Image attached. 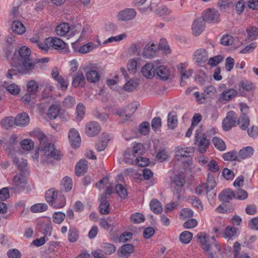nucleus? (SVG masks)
<instances>
[{"label": "nucleus", "instance_id": "cd10ccee", "mask_svg": "<svg viewBox=\"0 0 258 258\" xmlns=\"http://www.w3.org/2000/svg\"><path fill=\"white\" fill-rule=\"evenodd\" d=\"M70 30V26L68 23H62L57 26L55 32L58 35L61 36H66Z\"/></svg>", "mask_w": 258, "mask_h": 258}, {"label": "nucleus", "instance_id": "c756f323", "mask_svg": "<svg viewBox=\"0 0 258 258\" xmlns=\"http://www.w3.org/2000/svg\"><path fill=\"white\" fill-rule=\"evenodd\" d=\"M250 123L248 117L245 113H241L237 120V124L239 127L242 130H245L247 128Z\"/></svg>", "mask_w": 258, "mask_h": 258}, {"label": "nucleus", "instance_id": "58836bf2", "mask_svg": "<svg viewBox=\"0 0 258 258\" xmlns=\"http://www.w3.org/2000/svg\"><path fill=\"white\" fill-rule=\"evenodd\" d=\"M27 92L35 95L38 90V85L34 80L30 81L27 85Z\"/></svg>", "mask_w": 258, "mask_h": 258}, {"label": "nucleus", "instance_id": "ea45409f", "mask_svg": "<svg viewBox=\"0 0 258 258\" xmlns=\"http://www.w3.org/2000/svg\"><path fill=\"white\" fill-rule=\"evenodd\" d=\"M223 159L226 161H237L240 162V159H238L237 153L235 151H232L224 153L222 156Z\"/></svg>", "mask_w": 258, "mask_h": 258}, {"label": "nucleus", "instance_id": "c9c22d12", "mask_svg": "<svg viewBox=\"0 0 258 258\" xmlns=\"http://www.w3.org/2000/svg\"><path fill=\"white\" fill-rule=\"evenodd\" d=\"M151 210L155 214H159L162 211L161 203L157 200H153L150 204Z\"/></svg>", "mask_w": 258, "mask_h": 258}, {"label": "nucleus", "instance_id": "a878e982", "mask_svg": "<svg viewBox=\"0 0 258 258\" xmlns=\"http://www.w3.org/2000/svg\"><path fill=\"white\" fill-rule=\"evenodd\" d=\"M100 202H101L99 206L100 213L104 215L108 214L109 213V204L106 200V197L105 195H103L100 196Z\"/></svg>", "mask_w": 258, "mask_h": 258}, {"label": "nucleus", "instance_id": "052dcab7", "mask_svg": "<svg viewBox=\"0 0 258 258\" xmlns=\"http://www.w3.org/2000/svg\"><path fill=\"white\" fill-rule=\"evenodd\" d=\"M150 130V124L147 121L142 122L139 126V132L144 135H146L149 133Z\"/></svg>", "mask_w": 258, "mask_h": 258}, {"label": "nucleus", "instance_id": "6ab92c4d", "mask_svg": "<svg viewBox=\"0 0 258 258\" xmlns=\"http://www.w3.org/2000/svg\"><path fill=\"white\" fill-rule=\"evenodd\" d=\"M61 192V191H58L53 188L48 189L45 193L46 201L52 206V203L54 202L55 198L56 199L58 197V194Z\"/></svg>", "mask_w": 258, "mask_h": 258}, {"label": "nucleus", "instance_id": "3c124183", "mask_svg": "<svg viewBox=\"0 0 258 258\" xmlns=\"http://www.w3.org/2000/svg\"><path fill=\"white\" fill-rule=\"evenodd\" d=\"M94 44L92 42H89L81 47L78 50V52L81 54H86L89 52L93 48Z\"/></svg>", "mask_w": 258, "mask_h": 258}, {"label": "nucleus", "instance_id": "e2e57ef3", "mask_svg": "<svg viewBox=\"0 0 258 258\" xmlns=\"http://www.w3.org/2000/svg\"><path fill=\"white\" fill-rule=\"evenodd\" d=\"M7 256L9 258H21V253L18 249L13 248L8 251Z\"/></svg>", "mask_w": 258, "mask_h": 258}, {"label": "nucleus", "instance_id": "423d86ee", "mask_svg": "<svg viewBox=\"0 0 258 258\" xmlns=\"http://www.w3.org/2000/svg\"><path fill=\"white\" fill-rule=\"evenodd\" d=\"M219 13L214 9L209 8L203 14L202 20L204 22L217 23L219 21Z\"/></svg>", "mask_w": 258, "mask_h": 258}, {"label": "nucleus", "instance_id": "8fccbe9b", "mask_svg": "<svg viewBox=\"0 0 258 258\" xmlns=\"http://www.w3.org/2000/svg\"><path fill=\"white\" fill-rule=\"evenodd\" d=\"M53 221L56 224L61 223L64 219L66 215L61 212H55L53 215Z\"/></svg>", "mask_w": 258, "mask_h": 258}, {"label": "nucleus", "instance_id": "f03ea898", "mask_svg": "<svg viewBox=\"0 0 258 258\" xmlns=\"http://www.w3.org/2000/svg\"><path fill=\"white\" fill-rule=\"evenodd\" d=\"M31 136L38 140L40 143L39 149H41L45 157L52 158L54 160L61 159L59 151L54 148L53 144L48 143V138L42 131L35 129L31 133Z\"/></svg>", "mask_w": 258, "mask_h": 258}, {"label": "nucleus", "instance_id": "6e6d98bb", "mask_svg": "<svg viewBox=\"0 0 258 258\" xmlns=\"http://www.w3.org/2000/svg\"><path fill=\"white\" fill-rule=\"evenodd\" d=\"M248 197L247 191L242 189H238L237 190L234 192V197L235 199L239 200H244Z\"/></svg>", "mask_w": 258, "mask_h": 258}, {"label": "nucleus", "instance_id": "4be33fe9", "mask_svg": "<svg viewBox=\"0 0 258 258\" xmlns=\"http://www.w3.org/2000/svg\"><path fill=\"white\" fill-rule=\"evenodd\" d=\"M27 182L26 177L22 174H17L13 179V183L17 188H24Z\"/></svg>", "mask_w": 258, "mask_h": 258}, {"label": "nucleus", "instance_id": "412c9836", "mask_svg": "<svg viewBox=\"0 0 258 258\" xmlns=\"http://www.w3.org/2000/svg\"><path fill=\"white\" fill-rule=\"evenodd\" d=\"M156 72L158 76L163 80H167L170 75L169 69L164 66L157 67Z\"/></svg>", "mask_w": 258, "mask_h": 258}, {"label": "nucleus", "instance_id": "9d476101", "mask_svg": "<svg viewBox=\"0 0 258 258\" xmlns=\"http://www.w3.org/2000/svg\"><path fill=\"white\" fill-rule=\"evenodd\" d=\"M69 139L72 147L78 148L81 144V140L78 132L74 128H71L69 133Z\"/></svg>", "mask_w": 258, "mask_h": 258}, {"label": "nucleus", "instance_id": "864d4df0", "mask_svg": "<svg viewBox=\"0 0 258 258\" xmlns=\"http://www.w3.org/2000/svg\"><path fill=\"white\" fill-rule=\"evenodd\" d=\"M21 146L24 150L26 151L30 150L34 147V143L31 140L25 139L22 140L20 143Z\"/></svg>", "mask_w": 258, "mask_h": 258}, {"label": "nucleus", "instance_id": "f8f14e48", "mask_svg": "<svg viewBox=\"0 0 258 258\" xmlns=\"http://www.w3.org/2000/svg\"><path fill=\"white\" fill-rule=\"evenodd\" d=\"M156 69L153 63L149 62L144 66L141 70L143 75L147 79H152L156 74Z\"/></svg>", "mask_w": 258, "mask_h": 258}, {"label": "nucleus", "instance_id": "ddd939ff", "mask_svg": "<svg viewBox=\"0 0 258 258\" xmlns=\"http://www.w3.org/2000/svg\"><path fill=\"white\" fill-rule=\"evenodd\" d=\"M47 43H49L50 48L52 47L57 50L63 49L66 46V44L62 40L56 37L47 38Z\"/></svg>", "mask_w": 258, "mask_h": 258}, {"label": "nucleus", "instance_id": "7ed1b4c3", "mask_svg": "<svg viewBox=\"0 0 258 258\" xmlns=\"http://www.w3.org/2000/svg\"><path fill=\"white\" fill-rule=\"evenodd\" d=\"M197 237L205 251H209L212 245H215L218 251L221 250L220 246L217 243L214 236L210 237L205 233L200 232L197 234Z\"/></svg>", "mask_w": 258, "mask_h": 258}, {"label": "nucleus", "instance_id": "680f3d73", "mask_svg": "<svg viewBox=\"0 0 258 258\" xmlns=\"http://www.w3.org/2000/svg\"><path fill=\"white\" fill-rule=\"evenodd\" d=\"M171 10L166 6H161L156 10V14L160 16H166L170 14Z\"/></svg>", "mask_w": 258, "mask_h": 258}, {"label": "nucleus", "instance_id": "a211bd4d", "mask_svg": "<svg viewBox=\"0 0 258 258\" xmlns=\"http://www.w3.org/2000/svg\"><path fill=\"white\" fill-rule=\"evenodd\" d=\"M15 119V124L17 126H26L29 124L30 121L29 117L26 113L18 114Z\"/></svg>", "mask_w": 258, "mask_h": 258}, {"label": "nucleus", "instance_id": "1a4fd4ad", "mask_svg": "<svg viewBox=\"0 0 258 258\" xmlns=\"http://www.w3.org/2000/svg\"><path fill=\"white\" fill-rule=\"evenodd\" d=\"M100 131L101 126L96 121H90L86 125L85 132L89 136H95L99 134Z\"/></svg>", "mask_w": 258, "mask_h": 258}, {"label": "nucleus", "instance_id": "dca6fc26", "mask_svg": "<svg viewBox=\"0 0 258 258\" xmlns=\"http://www.w3.org/2000/svg\"><path fill=\"white\" fill-rule=\"evenodd\" d=\"M157 49V47L154 44H147L143 49L142 55L146 58L152 57L156 53Z\"/></svg>", "mask_w": 258, "mask_h": 258}, {"label": "nucleus", "instance_id": "6e6552de", "mask_svg": "<svg viewBox=\"0 0 258 258\" xmlns=\"http://www.w3.org/2000/svg\"><path fill=\"white\" fill-rule=\"evenodd\" d=\"M194 60L198 64L204 63L209 58L207 50L203 48L198 49L193 54Z\"/></svg>", "mask_w": 258, "mask_h": 258}, {"label": "nucleus", "instance_id": "2f4dec72", "mask_svg": "<svg viewBox=\"0 0 258 258\" xmlns=\"http://www.w3.org/2000/svg\"><path fill=\"white\" fill-rule=\"evenodd\" d=\"M73 186L72 179L68 177H64L61 181V189L66 192L70 191Z\"/></svg>", "mask_w": 258, "mask_h": 258}, {"label": "nucleus", "instance_id": "473e14b6", "mask_svg": "<svg viewBox=\"0 0 258 258\" xmlns=\"http://www.w3.org/2000/svg\"><path fill=\"white\" fill-rule=\"evenodd\" d=\"M237 92L233 89L225 90L221 94V98L226 101H229L235 97Z\"/></svg>", "mask_w": 258, "mask_h": 258}, {"label": "nucleus", "instance_id": "de8ad7c7", "mask_svg": "<svg viewBox=\"0 0 258 258\" xmlns=\"http://www.w3.org/2000/svg\"><path fill=\"white\" fill-rule=\"evenodd\" d=\"M69 232L68 238L69 241L71 242L76 241L79 238L78 231L75 228H71Z\"/></svg>", "mask_w": 258, "mask_h": 258}, {"label": "nucleus", "instance_id": "5701e85b", "mask_svg": "<svg viewBox=\"0 0 258 258\" xmlns=\"http://www.w3.org/2000/svg\"><path fill=\"white\" fill-rule=\"evenodd\" d=\"M87 163V161L85 159H81L77 163L75 167L76 174L77 176H80L86 171Z\"/></svg>", "mask_w": 258, "mask_h": 258}, {"label": "nucleus", "instance_id": "603ef678", "mask_svg": "<svg viewBox=\"0 0 258 258\" xmlns=\"http://www.w3.org/2000/svg\"><path fill=\"white\" fill-rule=\"evenodd\" d=\"M115 190L118 195L122 199H125L127 196L126 188L120 184L116 185Z\"/></svg>", "mask_w": 258, "mask_h": 258}, {"label": "nucleus", "instance_id": "bb28decb", "mask_svg": "<svg viewBox=\"0 0 258 258\" xmlns=\"http://www.w3.org/2000/svg\"><path fill=\"white\" fill-rule=\"evenodd\" d=\"M254 150L251 147H246L240 150L238 153V159L240 161L242 159L250 157L253 154Z\"/></svg>", "mask_w": 258, "mask_h": 258}, {"label": "nucleus", "instance_id": "0eeeda50", "mask_svg": "<svg viewBox=\"0 0 258 258\" xmlns=\"http://www.w3.org/2000/svg\"><path fill=\"white\" fill-rule=\"evenodd\" d=\"M137 15V12L134 9H125L120 11L117 15L119 21H128L134 19Z\"/></svg>", "mask_w": 258, "mask_h": 258}, {"label": "nucleus", "instance_id": "f704fd0d", "mask_svg": "<svg viewBox=\"0 0 258 258\" xmlns=\"http://www.w3.org/2000/svg\"><path fill=\"white\" fill-rule=\"evenodd\" d=\"M1 124L2 127L8 130L15 124V119L12 116L5 117L1 120Z\"/></svg>", "mask_w": 258, "mask_h": 258}, {"label": "nucleus", "instance_id": "e433bc0d", "mask_svg": "<svg viewBox=\"0 0 258 258\" xmlns=\"http://www.w3.org/2000/svg\"><path fill=\"white\" fill-rule=\"evenodd\" d=\"M139 106L138 103H132L127 105L125 108V117L127 118H130L136 111Z\"/></svg>", "mask_w": 258, "mask_h": 258}, {"label": "nucleus", "instance_id": "0e129e2a", "mask_svg": "<svg viewBox=\"0 0 258 258\" xmlns=\"http://www.w3.org/2000/svg\"><path fill=\"white\" fill-rule=\"evenodd\" d=\"M233 37L230 35L223 36L221 39V43L225 46L231 45L233 42Z\"/></svg>", "mask_w": 258, "mask_h": 258}, {"label": "nucleus", "instance_id": "4468645a", "mask_svg": "<svg viewBox=\"0 0 258 258\" xmlns=\"http://www.w3.org/2000/svg\"><path fill=\"white\" fill-rule=\"evenodd\" d=\"M205 28V22L201 18L196 19L192 24V32L195 36L200 35Z\"/></svg>", "mask_w": 258, "mask_h": 258}, {"label": "nucleus", "instance_id": "79ce46f5", "mask_svg": "<svg viewBox=\"0 0 258 258\" xmlns=\"http://www.w3.org/2000/svg\"><path fill=\"white\" fill-rule=\"evenodd\" d=\"M192 234L187 231L182 232L179 236L180 241L183 243L187 244L191 240Z\"/></svg>", "mask_w": 258, "mask_h": 258}, {"label": "nucleus", "instance_id": "72a5a7b5", "mask_svg": "<svg viewBox=\"0 0 258 258\" xmlns=\"http://www.w3.org/2000/svg\"><path fill=\"white\" fill-rule=\"evenodd\" d=\"M194 152V149L192 147L181 148L176 151V156L180 157H188L193 154Z\"/></svg>", "mask_w": 258, "mask_h": 258}, {"label": "nucleus", "instance_id": "7c9ffc66", "mask_svg": "<svg viewBox=\"0 0 258 258\" xmlns=\"http://www.w3.org/2000/svg\"><path fill=\"white\" fill-rule=\"evenodd\" d=\"M204 185L207 193L213 189L217 185L214 176L210 174H208L206 183Z\"/></svg>", "mask_w": 258, "mask_h": 258}, {"label": "nucleus", "instance_id": "2eb2a0df", "mask_svg": "<svg viewBox=\"0 0 258 258\" xmlns=\"http://www.w3.org/2000/svg\"><path fill=\"white\" fill-rule=\"evenodd\" d=\"M135 246L132 244H124L122 245L117 251L119 256L128 255L134 252Z\"/></svg>", "mask_w": 258, "mask_h": 258}, {"label": "nucleus", "instance_id": "338daca9", "mask_svg": "<svg viewBox=\"0 0 258 258\" xmlns=\"http://www.w3.org/2000/svg\"><path fill=\"white\" fill-rule=\"evenodd\" d=\"M161 126V119L159 117L154 118L151 122V127L153 130L156 131L158 130Z\"/></svg>", "mask_w": 258, "mask_h": 258}, {"label": "nucleus", "instance_id": "4d7b16f0", "mask_svg": "<svg viewBox=\"0 0 258 258\" xmlns=\"http://www.w3.org/2000/svg\"><path fill=\"white\" fill-rule=\"evenodd\" d=\"M130 218L131 221L136 224L142 223L145 220L144 216L139 213L132 215Z\"/></svg>", "mask_w": 258, "mask_h": 258}, {"label": "nucleus", "instance_id": "13d9d810", "mask_svg": "<svg viewBox=\"0 0 258 258\" xmlns=\"http://www.w3.org/2000/svg\"><path fill=\"white\" fill-rule=\"evenodd\" d=\"M75 103V99L73 97L67 96L62 101V105L64 107L70 108L73 106Z\"/></svg>", "mask_w": 258, "mask_h": 258}, {"label": "nucleus", "instance_id": "b1692460", "mask_svg": "<svg viewBox=\"0 0 258 258\" xmlns=\"http://www.w3.org/2000/svg\"><path fill=\"white\" fill-rule=\"evenodd\" d=\"M177 115L174 111L170 112L167 116V125L170 129H174L177 125Z\"/></svg>", "mask_w": 258, "mask_h": 258}, {"label": "nucleus", "instance_id": "c85d7f7f", "mask_svg": "<svg viewBox=\"0 0 258 258\" xmlns=\"http://www.w3.org/2000/svg\"><path fill=\"white\" fill-rule=\"evenodd\" d=\"M87 80L90 83H96L100 80V76L98 72L95 70H89L86 73Z\"/></svg>", "mask_w": 258, "mask_h": 258}, {"label": "nucleus", "instance_id": "a19ab883", "mask_svg": "<svg viewBox=\"0 0 258 258\" xmlns=\"http://www.w3.org/2000/svg\"><path fill=\"white\" fill-rule=\"evenodd\" d=\"M59 108L55 105H52L50 106L47 115L50 119H55L58 115Z\"/></svg>", "mask_w": 258, "mask_h": 258}, {"label": "nucleus", "instance_id": "f3484780", "mask_svg": "<svg viewBox=\"0 0 258 258\" xmlns=\"http://www.w3.org/2000/svg\"><path fill=\"white\" fill-rule=\"evenodd\" d=\"M85 78L82 72L79 71L73 78L72 85L75 88L80 86L83 87L85 85Z\"/></svg>", "mask_w": 258, "mask_h": 258}, {"label": "nucleus", "instance_id": "39448f33", "mask_svg": "<svg viewBox=\"0 0 258 258\" xmlns=\"http://www.w3.org/2000/svg\"><path fill=\"white\" fill-rule=\"evenodd\" d=\"M237 116L233 111L228 112L226 117L223 119L222 127L225 131H229L236 124Z\"/></svg>", "mask_w": 258, "mask_h": 258}, {"label": "nucleus", "instance_id": "9b49d317", "mask_svg": "<svg viewBox=\"0 0 258 258\" xmlns=\"http://www.w3.org/2000/svg\"><path fill=\"white\" fill-rule=\"evenodd\" d=\"M195 141H196L195 144L197 145L199 152L202 154L205 153L210 144L209 140L207 139L206 136L203 135L202 138L199 141L198 134H196Z\"/></svg>", "mask_w": 258, "mask_h": 258}, {"label": "nucleus", "instance_id": "4c0bfd02", "mask_svg": "<svg viewBox=\"0 0 258 258\" xmlns=\"http://www.w3.org/2000/svg\"><path fill=\"white\" fill-rule=\"evenodd\" d=\"M66 205V199L62 193L58 194V197L55 199L52 203V207L55 208H63Z\"/></svg>", "mask_w": 258, "mask_h": 258}, {"label": "nucleus", "instance_id": "c03bdc74", "mask_svg": "<svg viewBox=\"0 0 258 258\" xmlns=\"http://www.w3.org/2000/svg\"><path fill=\"white\" fill-rule=\"evenodd\" d=\"M104 253L106 254H111L115 251L116 247L115 245L111 243H105L101 246Z\"/></svg>", "mask_w": 258, "mask_h": 258}, {"label": "nucleus", "instance_id": "aec40b11", "mask_svg": "<svg viewBox=\"0 0 258 258\" xmlns=\"http://www.w3.org/2000/svg\"><path fill=\"white\" fill-rule=\"evenodd\" d=\"M13 31L19 35H22L26 31V28L24 24L19 20H14L12 24Z\"/></svg>", "mask_w": 258, "mask_h": 258}, {"label": "nucleus", "instance_id": "20e7f679", "mask_svg": "<svg viewBox=\"0 0 258 258\" xmlns=\"http://www.w3.org/2000/svg\"><path fill=\"white\" fill-rule=\"evenodd\" d=\"M185 183L184 178L181 175H176L171 180V185L174 188V196L179 199L183 194V186Z\"/></svg>", "mask_w": 258, "mask_h": 258}, {"label": "nucleus", "instance_id": "bf43d9fd", "mask_svg": "<svg viewBox=\"0 0 258 258\" xmlns=\"http://www.w3.org/2000/svg\"><path fill=\"white\" fill-rule=\"evenodd\" d=\"M126 37V34L125 33H122L120 35L115 36H112L109 38H108L107 40H106L104 41L105 43H112L113 42H119L121 40H123Z\"/></svg>", "mask_w": 258, "mask_h": 258}, {"label": "nucleus", "instance_id": "774afa93", "mask_svg": "<svg viewBox=\"0 0 258 258\" xmlns=\"http://www.w3.org/2000/svg\"><path fill=\"white\" fill-rule=\"evenodd\" d=\"M13 161L14 163L17 165L18 167L21 170L25 168L27 165V160L23 159H19L17 157H14Z\"/></svg>", "mask_w": 258, "mask_h": 258}, {"label": "nucleus", "instance_id": "a18cd8bd", "mask_svg": "<svg viewBox=\"0 0 258 258\" xmlns=\"http://www.w3.org/2000/svg\"><path fill=\"white\" fill-rule=\"evenodd\" d=\"M236 233V229L234 227H231L230 226H227L224 232V237L225 238H232Z\"/></svg>", "mask_w": 258, "mask_h": 258}, {"label": "nucleus", "instance_id": "49530a36", "mask_svg": "<svg viewBox=\"0 0 258 258\" xmlns=\"http://www.w3.org/2000/svg\"><path fill=\"white\" fill-rule=\"evenodd\" d=\"M215 147L220 151H224L226 149L225 143L220 138L214 137L212 140Z\"/></svg>", "mask_w": 258, "mask_h": 258}, {"label": "nucleus", "instance_id": "69168bd1", "mask_svg": "<svg viewBox=\"0 0 258 258\" xmlns=\"http://www.w3.org/2000/svg\"><path fill=\"white\" fill-rule=\"evenodd\" d=\"M76 112L78 119H82L85 113V106L83 104L79 103L77 105Z\"/></svg>", "mask_w": 258, "mask_h": 258}, {"label": "nucleus", "instance_id": "393cba45", "mask_svg": "<svg viewBox=\"0 0 258 258\" xmlns=\"http://www.w3.org/2000/svg\"><path fill=\"white\" fill-rule=\"evenodd\" d=\"M234 197V192L230 189L222 191L219 195V199L223 202H229Z\"/></svg>", "mask_w": 258, "mask_h": 258}, {"label": "nucleus", "instance_id": "09e8293b", "mask_svg": "<svg viewBox=\"0 0 258 258\" xmlns=\"http://www.w3.org/2000/svg\"><path fill=\"white\" fill-rule=\"evenodd\" d=\"M138 85V84L136 82L131 80L124 84L123 89L127 92H132L136 89Z\"/></svg>", "mask_w": 258, "mask_h": 258}, {"label": "nucleus", "instance_id": "5fc2aeb1", "mask_svg": "<svg viewBox=\"0 0 258 258\" xmlns=\"http://www.w3.org/2000/svg\"><path fill=\"white\" fill-rule=\"evenodd\" d=\"M144 153V146L141 143H138L133 146V154L135 157L142 155Z\"/></svg>", "mask_w": 258, "mask_h": 258}, {"label": "nucleus", "instance_id": "37998d69", "mask_svg": "<svg viewBox=\"0 0 258 258\" xmlns=\"http://www.w3.org/2000/svg\"><path fill=\"white\" fill-rule=\"evenodd\" d=\"M48 206L46 204L38 203L36 204L31 207V211L33 213L42 212L46 211Z\"/></svg>", "mask_w": 258, "mask_h": 258}, {"label": "nucleus", "instance_id": "f257e3e1", "mask_svg": "<svg viewBox=\"0 0 258 258\" xmlns=\"http://www.w3.org/2000/svg\"><path fill=\"white\" fill-rule=\"evenodd\" d=\"M31 53L29 48L25 46L14 53L12 60L16 63V67L22 74H29L35 68L36 62L32 59Z\"/></svg>", "mask_w": 258, "mask_h": 258}]
</instances>
